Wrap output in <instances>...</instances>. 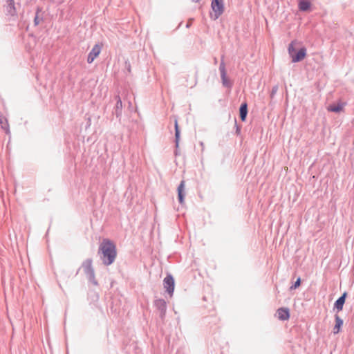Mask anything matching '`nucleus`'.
<instances>
[{"instance_id":"f257e3e1","label":"nucleus","mask_w":354,"mask_h":354,"mask_svg":"<svg viewBox=\"0 0 354 354\" xmlns=\"http://www.w3.org/2000/svg\"><path fill=\"white\" fill-rule=\"evenodd\" d=\"M100 251L102 254V261L104 265L112 264L116 257L115 245L109 239H104L100 245Z\"/></svg>"},{"instance_id":"f03ea898","label":"nucleus","mask_w":354,"mask_h":354,"mask_svg":"<svg viewBox=\"0 0 354 354\" xmlns=\"http://www.w3.org/2000/svg\"><path fill=\"white\" fill-rule=\"evenodd\" d=\"M297 41H292L288 46V53L292 58V62H299L303 60L306 56V48L303 47L295 53V46L297 44Z\"/></svg>"},{"instance_id":"7ed1b4c3","label":"nucleus","mask_w":354,"mask_h":354,"mask_svg":"<svg viewBox=\"0 0 354 354\" xmlns=\"http://www.w3.org/2000/svg\"><path fill=\"white\" fill-rule=\"evenodd\" d=\"M211 7L213 10L212 17L214 19H218L224 11V5L223 0H213L211 3Z\"/></svg>"},{"instance_id":"20e7f679","label":"nucleus","mask_w":354,"mask_h":354,"mask_svg":"<svg viewBox=\"0 0 354 354\" xmlns=\"http://www.w3.org/2000/svg\"><path fill=\"white\" fill-rule=\"evenodd\" d=\"M164 288L166 289L167 292L171 297L174 290V278L169 275L166 277L163 281Z\"/></svg>"},{"instance_id":"39448f33","label":"nucleus","mask_w":354,"mask_h":354,"mask_svg":"<svg viewBox=\"0 0 354 354\" xmlns=\"http://www.w3.org/2000/svg\"><path fill=\"white\" fill-rule=\"evenodd\" d=\"M102 46L95 44L91 52L89 53L87 58V62L91 64L100 54Z\"/></svg>"},{"instance_id":"423d86ee","label":"nucleus","mask_w":354,"mask_h":354,"mask_svg":"<svg viewBox=\"0 0 354 354\" xmlns=\"http://www.w3.org/2000/svg\"><path fill=\"white\" fill-rule=\"evenodd\" d=\"M222 83L226 87H230L231 83L227 77V72L224 62H221L219 67Z\"/></svg>"},{"instance_id":"0eeeda50","label":"nucleus","mask_w":354,"mask_h":354,"mask_svg":"<svg viewBox=\"0 0 354 354\" xmlns=\"http://www.w3.org/2000/svg\"><path fill=\"white\" fill-rule=\"evenodd\" d=\"M346 103L342 101H338L337 103L330 104L327 107V110L330 112L339 113L344 111Z\"/></svg>"},{"instance_id":"6e6552de","label":"nucleus","mask_w":354,"mask_h":354,"mask_svg":"<svg viewBox=\"0 0 354 354\" xmlns=\"http://www.w3.org/2000/svg\"><path fill=\"white\" fill-rule=\"evenodd\" d=\"M277 317L279 319L285 321L290 318V311L287 308H280L277 311Z\"/></svg>"},{"instance_id":"1a4fd4ad","label":"nucleus","mask_w":354,"mask_h":354,"mask_svg":"<svg viewBox=\"0 0 354 354\" xmlns=\"http://www.w3.org/2000/svg\"><path fill=\"white\" fill-rule=\"evenodd\" d=\"M0 125L6 134H10V125L7 118L0 113Z\"/></svg>"},{"instance_id":"9d476101","label":"nucleus","mask_w":354,"mask_h":354,"mask_svg":"<svg viewBox=\"0 0 354 354\" xmlns=\"http://www.w3.org/2000/svg\"><path fill=\"white\" fill-rule=\"evenodd\" d=\"M335 324L333 327V332L334 334H337L340 332L341 328L343 325V320L338 315H335Z\"/></svg>"},{"instance_id":"9b49d317","label":"nucleus","mask_w":354,"mask_h":354,"mask_svg":"<svg viewBox=\"0 0 354 354\" xmlns=\"http://www.w3.org/2000/svg\"><path fill=\"white\" fill-rule=\"evenodd\" d=\"M346 295L347 293L344 292V294L335 301V308L337 310L338 312L343 309V306L345 303Z\"/></svg>"},{"instance_id":"f8f14e48","label":"nucleus","mask_w":354,"mask_h":354,"mask_svg":"<svg viewBox=\"0 0 354 354\" xmlns=\"http://www.w3.org/2000/svg\"><path fill=\"white\" fill-rule=\"evenodd\" d=\"M185 181L183 180L180 183L178 187V196L180 203L183 204L184 203V196H185Z\"/></svg>"},{"instance_id":"ddd939ff","label":"nucleus","mask_w":354,"mask_h":354,"mask_svg":"<svg viewBox=\"0 0 354 354\" xmlns=\"http://www.w3.org/2000/svg\"><path fill=\"white\" fill-rule=\"evenodd\" d=\"M310 3L307 0H300L299 2V8L301 11H307L310 9Z\"/></svg>"},{"instance_id":"4468645a","label":"nucleus","mask_w":354,"mask_h":354,"mask_svg":"<svg viewBox=\"0 0 354 354\" xmlns=\"http://www.w3.org/2000/svg\"><path fill=\"white\" fill-rule=\"evenodd\" d=\"M239 112H240L241 120L242 121H245L246 116H247V113H248V107H247L246 103L241 104V106L240 107Z\"/></svg>"},{"instance_id":"2eb2a0df","label":"nucleus","mask_w":354,"mask_h":354,"mask_svg":"<svg viewBox=\"0 0 354 354\" xmlns=\"http://www.w3.org/2000/svg\"><path fill=\"white\" fill-rule=\"evenodd\" d=\"M7 5V11L10 14V15L13 16L16 14V9L15 7L14 0H8Z\"/></svg>"},{"instance_id":"dca6fc26","label":"nucleus","mask_w":354,"mask_h":354,"mask_svg":"<svg viewBox=\"0 0 354 354\" xmlns=\"http://www.w3.org/2000/svg\"><path fill=\"white\" fill-rule=\"evenodd\" d=\"M175 131H176L175 132L176 141V143H178V140H179V137H180V131L178 129L177 120H175Z\"/></svg>"},{"instance_id":"f3484780","label":"nucleus","mask_w":354,"mask_h":354,"mask_svg":"<svg viewBox=\"0 0 354 354\" xmlns=\"http://www.w3.org/2000/svg\"><path fill=\"white\" fill-rule=\"evenodd\" d=\"M300 283H301V279H300V278H299L295 281V284L292 286H291V288L296 289L297 288H298L300 286Z\"/></svg>"},{"instance_id":"a211bd4d","label":"nucleus","mask_w":354,"mask_h":354,"mask_svg":"<svg viewBox=\"0 0 354 354\" xmlns=\"http://www.w3.org/2000/svg\"><path fill=\"white\" fill-rule=\"evenodd\" d=\"M160 302L162 303L164 306H165V302L163 300H160Z\"/></svg>"},{"instance_id":"6ab92c4d","label":"nucleus","mask_w":354,"mask_h":354,"mask_svg":"<svg viewBox=\"0 0 354 354\" xmlns=\"http://www.w3.org/2000/svg\"><path fill=\"white\" fill-rule=\"evenodd\" d=\"M192 24V21H189L188 24H187V27H189Z\"/></svg>"},{"instance_id":"aec40b11","label":"nucleus","mask_w":354,"mask_h":354,"mask_svg":"<svg viewBox=\"0 0 354 354\" xmlns=\"http://www.w3.org/2000/svg\"><path fill=\"white\" fill-rule=\"evenodd\" d=\"M194 1H196V2H198V1H199L200 0H194Z\"/></svg>"}]
</instances>
